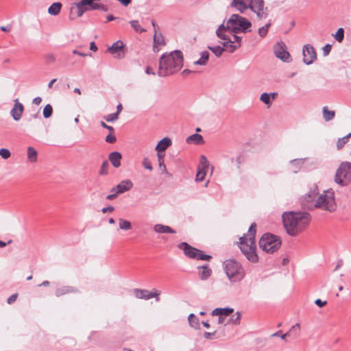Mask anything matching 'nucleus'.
Instances as JSON below:
<instances>
[{
  "label": "nucleus",
  "instance_id": "7c9ffc66",
  "mask_svg": "<svg viewBox=\"0 0 351 351\" xmlns=\"http://www.w3.org/2000/svg\"><path fill=\"white\" fill-rule=\"evenodd\" d=\"M186 142L188 143H194L197 145H202L204 143V141L202 135L198 134H194L187 137Z\"/></svg>",
  "mask_w": 351,
  "mask_h": 351
},
{
  "label": "nucleus",
  "instance_id": "393cba45",
  "mask_svg": "<svg viewBox=\"0 0 351 351\" xmlns=\"http://www.w3.org/2000/svg\"><path fill=\"white\" fill-rule=\"evenodd\" d=\"M165 45V40L161 33L156 32L154 36V51H158V47Z\"/></svg>",
  "mask_w": 351,
  "mask_h": 351
},
{
  "label": "nucleus",
  "instance_id": "13d9d810",
  "mask_svg": "<svg viewBox=\"0 0 351 351\" xmlns=\"http://www.w3.org/2000/svg\"><path fill=\"white\" fill-rule=\"evenodd\" d=\"M100 125L104 128L110 131V133L114 132V128L112 126L108 125L104 121H101Z\"/></svg>",
  "mask_w": 351,
  "mask_h": 351
},
{
  "label": "nucleus",
  "instance_id": "423d86ee",
  "mask_svg": "<svg viewBox=\"0 0 351 351\" xmlns=\"http://www.w3.org/2000/svg\"><path fill=\"white\" fill-rule=\"evenodd\" d=\"M258 244L263 251L273 254L280 247L282 241L279 237L271 233H265L260 239Z\"/></svg>",
  "mask_w": 351,
  "mask_h": 351
},
{
  "label": "nucleus",
  "instance_id": "a19ab883",
  "mask_svg": "<svg viewBox=\"0 0 351 351\" xmlns=\"http://www.w3.org/2000/svg\"><path fill=\"white\" fill-rule=\"evenodd\" d=\"M130 24L131 25L132 27L138 33H142L145 32V29L142 28L141 25H139V23L136 20H133L130 21Z\"/></svg>",
  "mask_w": 351,
  "mask_h": 351
},
{
  "label": "nucleus",
  "instance_id": "774afa93",
  "mask_svg": "<svg viewBox=\"0 0 351 351\" xmlns=\"http://www.w3.org/2000/svg\"><path fill=\"white\" fill-rule=\"evenodd\" d=\"M90 49L93 51H96L97 50V47L95 43V42H91L90 45Z\"/></svg>",
  "mask_w": 351,
  "mask_h": 351
},
{
  "label": "nucleus",
  "instance_id": "6e6d98bb",
  "mask_svg": "<svg viewBox=\"0 0 351 351\" xmlns=\"http://www.w3.org/2000/svg\"><path fill=\"white\" fill-rule=\"evenodd\" d=\"M17 297H18V294L17 293H14V294H12V295H10L8 300H7V302L9 304H11L12 303H14L16 299H17Z\"/></svg>",
  "mask_w": 351,
  "mask_h": 351
},
{
  "label": "nucleus",
  "instance_id": "bb28decb",
  "mask_svg": "<svg viewBox=\"0 0 351 351\" xmlns=\"http://www.w3.org/2000/svg\"><path fill=\"white\" fill-rule=\"evenodd\" d=\"M154 230L158 233H171L174 234L176 231L168 226L163 224H156L154 227Z\"/></svg>",
  "mask_w": 351,
  "mask_h": 351
},
{
  "label": "nucleus",
  "instance_id": "49530a36",
  "mask_svg": "<svg viewBox=\"0 0 351 351\" xmlns=\"http://www.w3.org/2000/svg\"><path fill=\"white\" fill-rule=\"evenodd\" d=\"M290 336V331H288L287 332L285 333V334H282V331L281 330H278L276 332L271 335V337H280V338L283 340H285L286 338L287 337Z\"/></svg>",
  "mask_w": 351,
  "mask_h": 351
},
{
  "label": "nucleus",
  "instance_id": "09e8293b",
  "mask_svg": "<svg viewBox=\"0 0 351 351\" xmlns=\"http://www.w3.org/2000/svg\"><path fill=\"white\" fill-rule=\"evenodd\" d=\"M119 118V116L117 115V113H112L106 115L104 117V119L108 122H112L114 121L117 120Z\"/></svg>",
  "mask_w": 351,
  "mask_h": 351
},
{
  "label": "nucleus",
  "instance_id": "72a5a7b5",
  "mask_svg": "<svg viewBox=\"0 0 351 351\" xmlns=\"http://www.w3.org/2000/svg\"><path fill=\"white\" fill-rule=\"evenodd\" d=\"M81 3L82 0L80 2L75 3L77 9L76 14L79 17L82 16L85 12L88 10V8L86 7L87 5H82Z\"/></svg>",
  "mask_w": 351,
  "mask_h": 351
},
{
  "label": "nucleus",
  "instance_id": "864d4df0",
  "mask_svg": "<svg viewBox=\"0 0 351 351\" xmlns=\"http://www.w3.org/2000/svg\"><path fill=\"white\" fill-rule=\"evenodd\" d=\"M116 190L115 191H113V187L110 190V192L112 193L110 195H108L106 196V199L108 200H112L114 199H115L119 194H117L116 193Z\"/></svg>",
  "mask_w": 351,
  "mask_h": 351
},
{
  "label": "nucleus",
  "instance_id": "b1692460",
  "mask_svg": "<svg viewBox=\"0 0 351 351\" xmlns=\"http://www.w3.org/2000/svg\"><path fill=\"white\" fill-rule=\"evenodd\" d=\"M234 312V308L226 307V308H216L212 311V315L215 316H229Z\"/></svg>",
  "mask_w": 351,
  "mask_h": 351
},
{
  "label": "nucleus",
  "instance_id": "c85d7f7f",
  "mask_svg": "<svg viewBox=\"0 0 351 351\" xmlns=\"http://www.w3.org/2000/svg\"><path fill=\"white\" fill-rule=\"evenodd\" d=\"M62 5L60 2L52 3L48 8V13L53 16H57L60 12Z\"/></svg>",
  "mask_w": 351,
  "mask_h": 351
},
{
  "label": "nucleus",
  "instance_id": "79ce46f5",
  "mask_svg": "<svg viewBox=\"0 0 351 351\" xmlns=\"http://www.w3.org/2000/svg\"><path fill=\"white\" fill-rule=\"evenodd\" d=\"M260 100L263 101L265 104L269 106L271 104V99H270V95L267 93H263L261 94Z\"/></svg>",
  "mask_w": 351,
  "mask_h": 351
},
{
  "label": "nucleus",
  "instance_id": "6e6552de",
  "mask_svg": "<svg viewBox=\"0 0 351 351\" xmlns=\"http://www.w3.org/2000/svg\"><path fill=\"white\" fill-rule=\"evenodd\" d=\"M227 22L228 28H231L234 33L246 32L252 26L249 20L239 14H232Z\"/></svg>",
  "mask_w": 351,
  "mask_h": 351
},
{
  "label": "nucleus",
  "instance_id": "de8ad7c7",
  "mask_svg": "<svg viewBox=\"0 0 351 351\" xmlns=\"http://www.w3.org/2000/svg\"><path fill=\"white\" fill-rule=\"evenodd\" d=\"M0 156L3 159H8L10 157L11 153L9 149L5 148L0 149Z\"/></svg>",
  "mask_w": 351,
  "mask_h": 351
},
{
  "label": "nucleus",
  "instance_id": "6ab92c4d",
  "mask_svg": "<svg viewBox=\"0 0 351 351\" xmlns=\"http://www.w3.org/2000/svg\"><path fill=\"white\" fill-rule=\"evenodd\" d=\"M133 187V183L130 180H122L119 184L113 187V191L116 189L117 194H122L130 191Z\"/></svg>",
  "mask_w": 351,
  "mask_h": 351
},
{
  "label": "nucleus",
  "instance_id": "a878e982",
  "mask_svg": "<svg viewBox=\"0 0 351 351\" xmlns=\"http://www.w3.org/2000/svg\"><path fill=\"white\" fill-rule=\"evenodd\" d=\"M171 145V139L168 137L164 138L158 142L156 150L157 152H165Z\"/></svg>",
  "mask_w": 351,
  "mask_h": 351
},
{
  "label": "nucleus",
  "instance_id": "a18cd8bd",
  "mask_svg": "<svg viewBox=\"0 0 351 351\" xmlns=\"http://www.w3.org/2000/svg\"><path fill=\"white\" fill-rule=\"evenodd\" d=\"M109 167L108 162L107 160H105L103 162L101 167L99 170V174L100 175H106L108 174V169Z\"/></svg>",
  "mask_w": 351,
  "mask_h": 351
},
{
  "label": "nucleus",
  "instance_id": "2eb2a0df",
  "mask_svg": "<svg viewBox=\"0 0 351 351\" xmlns=\"http://www.w3.org/2000/svg\"><path fill=\"white\" fill-rule=\"evenodd\" d=\"M274 51L276 56L284 62L288 61L290 54L286 50V47L284 43H278L274 47Z\"/></svg>",
  "mask_w": 351,
  "mask_h": 351
},
{
  "label": "nucleus",
  "instance_id": "69168bd1",
  "mask_svg": "<svg viewBox=\"0 0 351 351\" xmlns=\"http://www.w3.org/2000/svg\"><path fill=\"white\" fill-rule=\"evenodd\" d=\"M163 152H158L157 156L158 161H160V160H164L165 154Z\"/></svg>",
  "mask_w": 351,
  "mask_h": 351
},
{
  "label": "nucleus",
  "instance_id": "412c9836",
  "mask_svg": "<svg viewBox=\"0 0 351 351\" xmlns=\"http://www.w3.org/2000/svg\"><path fill=\"white\" fill-rule=\"evenodd\" d=\"M122 156L121 153L118 152H111L108 156V159L110 161L112 166L115 168H118L121 166V160Z\"/></svg>",
  "mask_w": 351,
  "mask_h": 351
},
{
  "label": "nucleus",
  "instance_id": "052dcab7",
  "mask_svg": "<svg viewBox=\"0 0 351 351\" xmlns=\"http://www.w3.org/2000/svg\"><path fill=\"white\" fill-rule=\"evenodd\" d=\"M114 210V208L112 206H109L108 207L103 208L101 211L103 213H106L107 212H112Z\"/></svg>",
  "mask_w": 351,
  "mask_h": 351
},
{
  "label": "nucleus",
  "instance_id": "9d476101",
  "mask_svg": "<svg viewBox=\"0 0 351 351\" xmlns=\"http://www.w3.org/2000/svg\"><path fill=\"white\" fill-rule=\"evenodd\" d=\"M250 10L256 14L258 21L264 20L269 15V9L265 6L263 0H252Z\"/></svg>",
  "mask_w": 351,
  "mask_h": 351
},
{
  "label": "nucleus",
  "instance_id": "338daca9",
  "mask_svg": "<svg viewBox=\"0 0 351 351\" xmlns=\"http://www.w3.org/2000/svg\"><path fill=\"white\" fill-rule=\"evenodd\" d=\"M215 335V332H205L204 334V337L206 338V339H211L212 336H213Z\"/></svg>",
  "mask_w": 351,
  "mask_h": 351
},
{
  "label": "nucleus",
  "instance_id": "5701e85b",
  "mask_svg": "<svg viewBox=\"0 0 351 351\" xmlns=\"http://www.w3.org/2000/svg\"><path fill=\"white\" fill-rule=\"evenodd\" d=\"M197 269L199 270V276L202 280L208 279L212 274V269L207 265L199 266Z\"/></svg>",
  "mask_w": 351,
  "mask_h": 351
},
{
  "label": "nucleus",
  "instance_id": "4d7b16f0",
  "mask_svg": "<svg viewBox=\"0 0 351 351\" xmlns=\"http://www.w3.org/2000/svg\"><path fill=\"white\" fill-rule=\"evenodd\" d=\"M158 165L159 168L161 169L162 173H167V170L165 165L164 160H160V161H158Z\"/></svg>",
  "mask_w": 351,
  "mask_h": 351
},
{
  "label": "nucleus",
  "instance_id": "7ed1b4c3",
  "mask_svg": "<svg viewBox=\"0 0 351 351\" xmlns=\"http://www.w3.org/2000/svg\"><path fill=\"white\" fill-rule=\"evenodd\" d=\"M183 66V55L181 51L176 50L164 53L160 58L158 75L166 77L179 71Z\"/></svg>",
  "mask_w": 351,
  "mask_h": 351
},
{
  "label": "nucleus",
  "instance_id": "1a4fd4ad",
  "mask_svg": "<svg viewBox=\"0 0 351 351\" xmlns=\"http://www.w3.org/2000/svg\"><path fill=\"white\" fill-rule=\"evenodd\" d=\"M178 247L180 250H182L185 256L189 258L207 261H209L212 258L210 255L204 254L202 250L192 247L186 242L180 243Z\"/></svg>",
  "mask_w": 351,
  "mask_h": 351
},
{
  "label": "nucleus",
  "instance_id": "f3484780",
  "mask_svg": "<svg viewBox=\"0 0 351 351\" xmlns=\"http://www.w3.org/2000/svg\"><path fill=\"white\" fill-rule=\"evenodd\" d=\"M14 104L10 111V114L15 121H19L23 115L24 106L19 101L18 99H14Z\"/></svg>",
  "mask_w": 351,
  "mask_h": 351
},
{
  "label": "nucleus",
  "instance_id": "cd10ccee",
  "mask_svg": "<svg viewBox=\"0 0 351 351\" xmlns=\"http://www.w3.org/2000/svg\"><path fill=\"white\" fill-rule=\"evenodd\" d=\"M101 0H82V5L89 6L88 10H99L101 3H97Z\"/></svg>",
  "mask_w": 351,
  "mask_h": 351
},
{
  "label": "nucleus",
  "instance_id": "0e129e2a",
  "mask_svg": "<svg viewBox=\"0 0 351 351\" xmlns=\"http://www.w3.org/2000/svg\"><path fill=\"white\" fill-rule=\"evenodd\" d=\"M42 101V98L40 97H36L33 99V104L35 105H39Z\"/></svg>",
  "mask_w": 351,
  "mask_h": 351
},
{
  "label": "nucleus",
  "instance_id": "4468645a",
  "mask_svg": "<svg viewBox=\"0 0 351 351\" xmlns=\"http://www.w3.org/2000/svg\"><path fill=\"white\" fill-rule=\"evenodd\" d=\"M134 295L138 299L149 300L152 298H156V301H159L160 293L157 291L151 292L146 289H135L134 290Z\"/></svg>",
  "mask_w": 351,
  "mask_h": 351
},
{
  "label": "nucleus",
  "instance_id": "37998d69",
  "mask_svg": "<svg viewBox=\"0 0 351 351\" xmlns=\"http://www.w3.org/2000/svg\"><path fill=\"white\" fill-rule=\"evenodd\" d=\"M53 112V108L50 104H47L43 109V117L45 118H49L51 116Z\"/></svg>",
  "mask_w": 351,
  "mask_h": 351
},
{
  "label": "nucleus",
  "instance_id": "0eeeda50",
  "mask_svg": "<svg viewBox=\"0 0 351 351\" xmlns=\"http://www.w3.org/2000/svg\"><path fill=\"white\" fill-rule=\"evenodd\" d=\"M336 184L346 186L351 182V163L350 162H342L336 171L335 176Z\"/></svg>",
  "mask_w": 351,
  "mask_h": 351
},
{
  "label": "nucleus",
  "instance_id": "473e14b6",
  "mask_svg": "<svg viewBox=\"0 0 351 351\" xmlns=\"http://www.w3.org/2000/svg\"><path fill=\"white\" fill-rule=\"evenodd\" d=\"M241 319V314L239 311H237L235 314L232 315L226 324L239 325L240 324Z\"/></svg>",
  "mask_w": 351,
  "mask_h": 351
},
{
  "label": "nucleus",
  "instance_id": "bf43d9fd",
  "mask_svg": "<svg viewBox=\"0 0 351 351\" xmlns=\"http://www.w3.org/2000/svg\"><path fill=\"white\" fill-rule=\"evenodd\" d=\"M315 304L318 306L319 307H323L324 306H325L326 304V301H322V300L320 299H317L315 301Z\"/></svg>",
  "mask_w": 351,
  "mask_h": 351
},
{
  "label": "nucleus",
  "instance_id": "20e7f679",
  "mask_svg": "<svg viewBox=\"0 0 351 351\" xmlns=\"http://www.w3.org/2000/svg\"><path fill=\"white\" fill-rule=\"evenodd\" d=\"M256 224L254 222L251 224L247 234L240 237L239 242L241 251L246 258L252 263H256L259 261L256 253Z\"/></svg>",
  "mask_w": 351,
  "mask_h": 351
},
{
  "label": "nucleus",
  "instance_id": "5fc2aeb1",
  "mask_svg": "<svg viewBox=\"0 0 351 351\" xmlns=\"http://www.w3.org/2000/svg\"><path fill=\"white\" fill-rule=\"evenodd\" d=\"M106 141L110 143H114L116 141V136L110 133L106 136Z\"/></svg>",
  "mask_w": 351,
  "mask_h": 351
},
{
  "label": "nucleus",
  "instance_id": "2f4dec72",
  "mask_svg": "<svg viewBox=\"0 0 351 351\" xmlns=\"http://www.w3.org/2000/svg\"><path fill=\"white\" fill-rule=\"evenodd\" d=\"M323 117L326 121H329L334 119L335 112L333 110H330L327 106H324L322 110Z\"/></svg>",
  "mask_w": 351,
  "mask_h": 351
},
{
  "label": "nucleus",
  "instance_id": "ea45409f",
  "mask_svg": "<svg viewBox=\"0 0 351 351\" xmlns=\"http://www.w3.org/2000/svg\"><path fill=\"white\" fill-rule=\"evenodd\" d=\"M350 137H351V133L348 134L347 136H346L341 138H339L337 141V149H339V150L341 149L343 147V146L346 145V143H347Z\"/></svg>",
  "mask_w": 351,
  "mask_h": 351
},
{
  "label": "nucleus",
  "instance_id": "603ef678",
  "mask_svg": "<svg viewBox=\"0 0 351 351\" xmlns=\"http://www.w3.org/2000/svg\"><path fill=\"white\" fill-rule=\"evenodd\" d=\"M331 49H332L331 45H330V44L326 45L323 47V55H324V56H327L329 54V53L330 52Z\"/></svg>",
  "mask_w": 351,
  "mask_h": 351
},
{
  "label": "nucleus",
  "instance_id": "c03bdc74",
  "mask_svg": "<svg viewBox=\"0 0 351 351\" xmlns=\"http://www.w3.org/2000/svg\"><path fill=\"white\" fill-rule=\"evenodd\" d=\"M334 36L337 41H338L339 43H341L344 38L343 29L341 27L338 29L337 32H336V34Z\"/></svg>",
  "mask_w": 351,
  "mask_h": 351
},
{
  "label": "nucleus",
  "instance_id": "3c124183",
  "mask_svg": "<svg viewBox=\"0 0 351 351\" xmlns=\"http://www.w3.org/2000/svg\"><path fill=\"white\" fill-rule=\"evenodd\" d=\"M143 167L148 169V170H152V165L149 160L147 158H145L143 160Z\"/></svg>",
  "mask_w": 351,
  "mask_h": 351
},
{
  "label": "nucleus",
  "instance_id": "c9c22d12",
  "mask_svg": "<svg viewBox=\"0 0 351 351\" xmlns=\"http://www.w3.org/2000/svg\"><path fill=\"white\" fill-rule=\"evenodd\" d=\"M209 58V53L206 51H203L201 53V58L194 62L195 64L205 65Z\"/></svg>",
  "mask_w": 351,
  "mask_h": 351
},
{
  "label": "nucleus",
  "instance_id": "f03ea898",
  "mask_svg": "<svg viewBox=\"0 0 351 351\" xmlns=\"http://www.w3.org/2000/svg\"><path fill=\"white\" fill-rule=\"evenodd\" d=\"M287 233L292 237L303 232L309 225L311 217L306 212H287L282 216Z\"/></svg>",
  "mask_w": 351,
  "mask_h": 351
},
{
  "label": "nucleus",
  "instance_id": "4c0bfd02",
  "mask_svg": "<svg viewBox=\"0 0 351 351\" xmlns=\"http://www.w3.org/2000/svg\"><path fill=\"white\" fill-rule=\"evenodd\" d=\"M188 320L189 322V324L191 327L194 328H199V319L197 316H195L193 313H191L189 315L188 317Z\"/></svg>",
  "mask_w": 351,
  "mask_h": 351
},
{
  "label": "nucleus",
  "instance_id": "e433bc0d",
  "mask_svg": "<svg viewBox=\"0 0 351 351\" xmlns=\"http://www.w3.org/2000/svg\"><path fill=\"white\" fill-rule=\"evenodd\" d=\"M119 228L123 230H129L132 228L131 223L122 218L119 219Z\"/></svg>",
  "mask_w": 351,
  "mask_h": 351
},
{
  "label": "nucleus",
  "instance_id": "39448f33",
  "mask_svg": "<svg viewBox=\"0 0 351 351\" xmlns=\"http://www.w3.org/2000/svg\"><path fill=\"white\" fill-rule=\"evenodd\" d=\"M224 269L228 279L232 282L241 281L245 275L241 264L234 259H229L224 262Z\"/></svg>",
  "mask_w": 351,
  "mask_h": 351
},
{
  "label": "nucleus",
  "instance_id": "680f3d73",
  "mask_svg": "<svg viewBox=\"0 0 351 351\" xmlns=\"http://www.w3.org/2000/svg\"><path fill=\"white\" fill-rule=\"evenodd\" d=\"M145 73L148 75H155V73L154 72L153 69L152 67H150L149 66H147L146 67V69H145Z\"/></svg>",
  "mask_w": 351,
  "mask_h": 351
},
{
  "label": "nucleus",
  "instance_id": "a211bd4d",
  "mask_svg": "<svg viewBox=\"0 0 351 351\" xmlns=\"http://www.w3.org/2000/svg\"><path fill=\"white\" fill-rule=\"evenodd\" d=\"M234 33L231 28H228V22L225 25L223 23L219 26L216 31V34L218 38H221L223 41H228L230 38V34Z\"/></svg>",
  "mask_w": 351,
  "mask_h": 351
},
{
  "label": "nucleus",
  "instance_id": "f704fd0d",
  "mask_svg": "<svg viewBox=\"0 0 351 351\" xmlns=\"http://www.w3.org/2000/svg\"><path fill=\"white\" fill-rule=\"evenodd\" d=\"M271 25V21L269 20L264 26L260 27L258 33L261 38H264L268 33L269 29Z\"/></svg>",
  "mask_w": 351,
  "mask_h": 351
},
{
  "label": "nucleus",
  "instance_id": "f257e3e1",
  "mask_svg": "<svg viewBox=\"0 0 351 351\" xmlns=\"http://www.w3.org/2000/svg\"><path fill=\"white\" fill-rule=\"evenodd\" d=\"M302 204L308 209L319 208L329 213H334L337 208L335 192L332 189L324 191L318 195L317 189L315 187L303 197Z\"/></svg>",
  "mask_w": 351,
  "mask_h": 351
},
{
  "label": "nucleus",
  "instance_id": "9b49d317",
  "mask_svg": "<svg viewBox=\"0 0 351 351\" xmlns=\"http://www.w3.org/2000/svg\"><path fill=\"white\" fill-rule=\"evenodd\" d=\"M236 33H231L228 41L221 42L226 50L230 53L234 52L237 49L241 47V38L237 36Z\"/></svg>",
  "mask_w": 351,
  "mask_h": 351
},
{
  "label": "nucleus",
  "instance_id": "e2e57ef3",
  "mask_svg": "<svg viewBox=\"0 0 351 351\" xmlns=\"http://www.w3.org/2000/svg\"><path fill=\"white\" fill-rule=\"evenodd\" d=\"M72 53H73V54L78 55V56H82V57H86L87 56L86 53H82V52H80V51H78L76 49L73 50Z\"/></svg>",
  "mask_w": 351,
  "mask_h": 351
},
{
  "label": "nucleus",
  "instance_id": "ddd939ff",
  "mask_svg": "<svg viewBox=\"0 0 351 351\" xmlns=\"http://www.w3.org/2000/svg\"><path fill=\"white\" fill-rule=\"evenodd\" d=\"M303 61L306 64H312L317 58V53L313 46L306 45L303 47Z\"/></svg>",
  "mask_w": 351,
  "mask_h": 351
},
{
  "label": "nucleus",
  "instance_id": "f8f14e48",
  "mask_svg": "<svg viewBox=\"0 0 351 351\" xmlns=\"http://www.w3.org/2000/svg\"><path fill=\"white\" fill-rule=\"evenodd\" d=\"M209 167V162L206 158V157L204 155L200 156V162L197 167V172L196 174L195 180L197 182H201L204 180L208 169Z\"/></svg>",
  "mask_w": 351,
  "mask_h": 351
},
{
  "label": "nucleus",
  "instance_id": "4be33fe9",
  "mask_svg": "<svg viewBox=\"0 0 351 351\" xmlns=\"http://www.w3.org/2000/svg\"><path fill=\"white\" fill-rule=\"evenodd\" d=\"M77 289L75 288L72 286H64L60 288H58L56 290V295L57 297H60L62 295H64L65 294L72 293H76L77 292Z\"/></svg>",
  "mask_w": 351,
  "mask_h": 351
},
{
  "label": "nucleus",
  "instance_id": "dca6fc26",
  "mask_svg": "<svg viewBox=\"0 0 351 351\" xmlns=\"http://www.w3.org/2000/svg\"><path fill=\"white\" fill-rule=\"evenodd\" d=\"M124 45L122 41L118 40L113 43V45L108 48V51L114 55L115 58H122L125 56Z\"/></svg>",
  "mask_w": 351,
  "mask_h": 351
},
{
  "label": "nucleus",
  "instance_id": "8fccbe9b",
  "mask_svg": "<svg viewBox=\"0 0 351 351\" xmlns=\"http://www.w3.org/2000/svg\"><path fill=\"white\" fill-rule=\"evenodd\" d=\"M45 60L46 64H49L55 62L56 58L53 53H48L45 55Z\"/></svg>",
  "mask_w": 351,
  "mask_h": 351
},
{
  "label": "nucleus",
  "instance_id": "c756f323",
  "mask_svg": "<svg viewBox=\"0 0 351 351\" xmlns=\"http://www.w3.org/2000/svg\"><path fill=\"white\" fill-rule=\"evenodd\" d=\"M27 159L31 162H36L38 160V152L32 147H28L27 149Z\"/></svg>",
  "mask_w": 351,
  "mask_h": 351
},
{
  "label": "nucleus",
  "instance_id": "58836bf2",
  "mask_svg": "<svg viewBox=\"0 0 351 351\" xmlns=\"http://www.w3.org/2000/svg\"><path fill=\"white\" fill-rule=\"evenodd\" d=\"M208 48L217 56L220 57L222 55L223 51H226V47H221L220 46H208Z\"/></svg>",
  "mask_w": 351,
  "mask_h": 351
},
{
  "label": "nucleus",
  "instance_id": "aec40b11",
  "mask_svg": "<svg viewBox=\"0 0 351 351\" xmlns=\"http://www.w3.org/2000/svg\"><path fill=\"white\" fill-rule=\"evenodd\" d=\"M252 0H232L231 6L235 8L240 12H243L250 8Z\"/></svg>",
  "mask_w": 351,
  "mask_h": 351
}]
</instances>
